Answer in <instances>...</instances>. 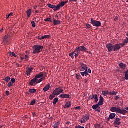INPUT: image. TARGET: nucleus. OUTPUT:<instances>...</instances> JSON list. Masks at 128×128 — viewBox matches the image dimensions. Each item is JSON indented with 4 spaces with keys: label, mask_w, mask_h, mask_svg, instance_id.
Wrapping results in <instances>:
<instances>
[{
    "label": "nucleus",
    "mask_w": 128,
    "mask_h": 128,
    "mask_svg": "<svg viewBox=\"0 0 128 128\" xmlns=\"http://www.w3.org/2000/svg\"><path fill=\"white\" fill-rule=\"evenodd\" d=\"M64 98H70V95L68 94H64Z\"/></svg>",
    "instance_id": "nucleus-46"
},
{
    "label": "nucleus",
    "mask_w": 128,
    "mask_h": 128,
    "mask_svg": "<svg viewBox=\"0 0 128 128\" xmlns=\"http://www.w3.org/2000/svg\"><path fill=\"white\" fill-rule=\"evenodd\" d=\"M68 2V1L61 2L56 6V8L54 9V12L60 10V8H64V6H66Z\"/></svg>",
    "instance_id": "nucleus-4"
},
{
    "label": "nucleus",
    "mask_w": 128,
    "mask_h": 128,
    "mask_svg": "<svg viewBox=\"0 0 128 128\" xmlns=\"http://www.w3.org/2000/svg\"><path fill=\"white\" fill-rule=\"evenodd\" d=\"M108 94H109L110 96H116V94H118V92H114V91L112 92H109V93H108Z\"/></svg>",
    "instance_id": "nucleus-28"
},
{
    "label": "nucleus",
    "mask_w": 128,
    "mask_h": 128,
    "mask_svg": "<svg viewBox=\"0 0 128 128\" xmlns=\"http://www.w3.org/2000/svg\"><path fill=\"white\" fill-rule=\"evenodd\" d=\"M76 128H84V127L82 126H78V127H77Z\"/></svg>",
    "instance_id": "nucleus-64"
},
{
    "label": "nucleus",
    "mask_w": 128,
    "mask_h": 128,
    "mask_svg": "<svg viewBox=\"0 0 128 128\" xmlns=\"http://www.w3.org/2000/svg\"><path fill=\"white\" fill-rule=\"evenodd\" d=\"M10 56L12 57L14 56V58H16V54L14 52H11L9 54Z\"/></svg>",
    "instance_id": "nucleus-33"
},
{
    "label": "nucleus",
    "mask_w": 128,
    "mask_h": 128,
    "mask_svg": "<svg viewBox=\"0 0 128 128\" xmlns=\"http://www.w3.org/2000/svg\"><path fill=\"white\" fill-rule=\"evenodd\" d=\"M65 106H66L67 108H70V106H72V103L70 102H67L65 105Z\"/></svg>",
    "instance_id": "nucleus-25"
},
{
    "label": "nucleus",
    "mask_w": 128,
    "mask_h": 128,
    "mask_svg": "<svg viewBox=\"0 0 128 128\" xmlns=\"http://www.w3.org/2000/svg\"><path fill=\"white\" fill-rule=\"evenodd\" d=\"M24 60L26 62H28L30 60V56H28V55H26L24 56Z\"/></svg>",
    "instance_id": "nucleus-39"
},
{
    "label": "nucleus",
    "mask_w": 128,
    "mask_h": 128,
    "mask_svg": "<svg viewBox=\"0 0 128 128\" xmlns=\"http://www.w3.org/2000/svg\"><path fill=\"white\" fill-rule=\"evenodd\" d=\"M46 38H48V40L50 38V36L46 35V36H42V40H46Z\"/></svg>",
    "instance_id": "nucleus-30"
},
{
    "label": "nucleus",
    "mask_w": 128,
    "mask_h": 128,
    "mask_svg": "<svg viewBox=\"0 0 128 128\" xmlns=\"http://www.w3.org/2000/svg\"><path fill=\"white\" fill-rule=\"evenodd\" d=\"M119 66L120 68H123L124 70V68H126V64H124V63H120V64H119Z\"/></svg>",
    "instance_id": "nucleus-21"
},
{
    "label": "nucleus",
    "mask_w": 128,
    "mask_h": 128,
    "mask_svg": "<svg viewBox=\"0 0 128 128\" xmlns=\"http://www.w3.org/2000/svg\"><path fill=\"white\" fill-rule=\"evenodd\" d=\"M60 98H64V94H62L60 96Z\"/></svg>",
    "instance_id": "nucleus-56"
},
{
    "label": "nucleus",
    "mask_w": 128,
    "mask_h": 128,
    "mask_svg": "<svg viewBox=\"0 0 128 128\" xmlns=\"http://www.w3.org/2000/svg\"><path fill=\"white\" fill-rule=\"evenodd\" d=\"M80 74L82 76H90V74H88V69H86L85 72H82Z\"/></svg>",
    "instance_id": "nucleus-20"
},
{
    "label": "nucleus",
    "mask_w": 128,
    "mask_h": 128,
    "mask_svg": "<svg viewBox=\"0 0 128 128\" xmlns=\"http://www.w3.org/2000/svg\"><path fill=\"white\" fill-rule=\"evenodd\" d=\"M118 20V16L114 18V22H116V20Z\"/></svg>",
    "instance_id": "nucleus-58"
},
{
    "label": "nucleus",
    "mask_w": 128,
    "mask_h": 128,
    "mask_svg": "<svg viewBox=\"0 0 128 128\" xmlns=\"http://www.w3.org/2000/svg\"><path fill=\"white\" fill-rule=\"evenodd\" d=\"M32 48L34 50L32 54H40V52H42V50H44V46H40L38 44H36L33 46Z\"/></svg>",
    "instance_id": "nucleus-2"
},
{
    "label": "nucleus",
    "mask_w": 128,
    "mask_h": 128,
    "mask_svg": "<svg viewBox=\"0 0 128 128\" xmlns=\"http://www.w3.org/2000/svg\"><path fill=\"white\" fill-rule=\"evenodd\" d=\"M94 95L90 96L89 97V100H94Z\"/></svg>",
    "instance_id": "nucleus-49"
},
{
    "label": "nucleus",
    "mask_w": 128,
    "mask_h": 128,
    "mask_svg": "<svg viewBox=\"0 0 128 128\" xmlns=\"http://www.w3.org/2000/svg\"><path fill=\"white\" fill-rule=\"evenodd\" d=\"M100 104H96V105H94V106H92V108H93V110H98V108H100Z\"/></svg>",
    "instance_id": "nucleus-29"
},
{
    "label": "nucleus",
    "mask_w": 128,
    "mask_h": 128,
    "mask_svg": "<svg viewBox=\"0 0 128 128\" xmlns=\"http://www.w3.org/2000/svg\"><path fill=\"white\" fill-rule=\"evenodd\" d=\"M74 108V110H80L81 107L79 106Z\"/></svg>",
    "instance_id": "nucleus-55"
},
{
    "label": "nucleus",
    "mask_w": 128,
    "mask_h": 128,
    "mask_svg": "<svg viewBox=\"0 0 128 128\" xmlns=\"http://www.w3.org/2000/svg\"><path fill=\"white\" fill-rule=\"evenodd\" d=\"M116 114L113 113V114H110L109 116L110 117V118H111V120H114V118H116Z\"/></svg>",
    "instance_id": "nucleus-24"
},
{
    "label": "nucleus",
    "mask_w": 128,
    "mask_h": 128,
    "mask_svg": "<svg viewBox=\"0 0 128 128\" xmlns=\"http://www.w3.org/2000/svg\"><path fill=\"white\" fill-rule=\"evenodd\" d=\"M69 56H70V58H72L74 60V52H72L71 54H69Z\"/></svg>",
    "instance_id": "nucleus-37"
},
{
    "label": "nucleus",
    "mask_w": 128,
    "mask_h": 128,
    "mask_svg": "<svg viewBox=\"0 0 128 128\" xmlns=\"http://www.w3.org/2000/svg\"><path fill=\"white\" fill-rule=\"evenodd\" d=\"M2 32H4V28H2V29L0 30V32H1V34Z\"/></svg>",
    "instance_id": "nucleus-63"
},
{
    "label": "nucleus",
    "mask_w": 128,
    "mask_h": 128,
    "mask_svg": "<svg viewBox=\"0 0 128 128\" xmlns=\"http://www.w3.org/2000/svg\"><path fill=\"white\" fill-rule=\"evenodd\" d=\"M34 10H36V8H38V6H34Z\"/></svg>",
    "instance_id": "nucleus-62"
},
{
    "label": "nucleus",
    "mask_w": 128,
    "mask_h": 128,
    "mask_svg": "<svg viewBox=\"0 0 128 128\" xmlns=\"http://www.w3.org/2000/svg\"><path fill=\"white\" fill-rule=\"evenodd\" d=\"M76 78H77L78 80H80V74H76Z\"/></svg>",
    "instance_id": "nucleus-44"
},
{
    "label": "nucleus",
    "mask_w": 128,
    "mask_h": 128,
    "mask_svg": "<svg viewBox=\"0 0 128 128\" xmlns=\"http://www.w3.org/2000/svg\"><path fill=\"white\" fill-rule=\"evenodd\" d=\"M102 94L104 96H108V91H102Z\"/></svg>",
    "instance_id": "nucleus-36"
},
{
    "label": "nucleus",
    "mask_w": 128,
    "mask_h": 128,
    "mask_svg": "<svg viewBox=\"0 0 128 128\" xmlns=\"http://www.w3.org/2000/svg\"><path fill=\"white\" fill-rule=\"evenodd\" d=\"M27 16L28 18H30L32 16V10L30 9L26 11Z\"/></svg>",
    "instance_id": "nucleus-22"
},
{
    "label": "nucleus",
    "mask_w": 128,
    "mask_h": 128,
    "mask_svg": "<svg viewBox=\"0 0 128 128\" xmlns=\"http://www.w3.org/2000/svg\"><path fill=\"white\" fill-rule=\"evenodd\" d=\"M87 72H88V74H92V70H90V68H89Z\"/></svg>",
    "instance_id": "nucleus-57"
},
{
    "label": "nucleus",
    "mask_w": 128,
    "mask_h": 128,
    "mask_svg": "<svg viewBox=\"0 0 128 128\" xmlns=\"http://www.w3.org/2000/svg\"><path fill=\"white\" fill-rule=\"evenodd\" d=\"M48 6L50 8H54V10H56V5H52L50 4H48Z\"/></svg>",
    "instance_id": "nucleus-23"
},
{
    "label": "nucleus",
    "mask_w": 128,
    "mask_h": 128,
    "mask_svg": "<svg viewBox=\"0 0 128 128\" xmlns=\"http://www.w3.org/2000/svg\"><path fill=\"white\" fill-rule=\"evenodd\" d=\"M12 86H14V83L12 82H10L8 84V88H12Z\"/></svg>",
    "instance_id": "nucleus-40"
},
{
    "label": "nucleus",
    "mask_w": 128,
    "mask_h": 128,
    "mask_svg": "<svg viewBox=\"0 0 128 128\" xmlns=\"http://www.w3.org/2000/svg\"><path fill=\"white\" fill-rule=\"evenodd\" d=\"M38 79H36V78H34L33 80H32L29 83L30 86H36L38 84Z\"/></svg>",
    "instance_id": "nucleus-10"
},
{
    "label": "nucleus",
    "mask_w": 128,
    "mask_h": 128,
    "mask_svg": "<svg viewBox=\"0 0 128 128\" xmlns=\"http://www.w3.org/2000/svg\"><path fill=\"white\" fill-rule=\"evenodd\" d=\"M91 24H92L93 26H96V28H98L102 26L100 22L96 21L93 18H91Z\"/></svg>",
    "instance_id": "nucleus-5"
},
{
    "label": "nucleus",
    "mask_w": 128,
    "mask_h": 128,
    "mask_svg": "<svg viewBox=\"0 0 128 128\" xmlns=\"http://www.w3.org/2000/svg\"><path fill=\"white\" fill-rule=\"evenodd\" d=\"M29 92H30V94H36V89H30Z\"/></svg>",
    "instance_id": "nucleus-31"
},
{
    "label": "nucleus",
    "mask_w": 128,
    "mask_h": 128,
    "mask_svg": "<svg viewBox=\"0 0 128 128\" xmlns=\"http://www.w3.org/2000/svg\"><path fill=\"white\" fill-rule=\"evenodd\" d=\"M124 42L126 44H128V38H126V39H125V40H124Z\"/></svg>",
    "instance_id": "nucleus-51"
},
{
    "label": "nucleus",
    "mask_w": 128,
    "mask_h": 128,
    "mask_svg": "<svg viewBox=\"0 0 128 128\" xmlns=\"http://www.w3.org/2000/svg\"><path fill=\"white\" fill-rule=\"evenodd\" d=\"M120 48H121L120 45L119 44H116L114 46V52H118V50H120Z\"/></svg>",
    "instance_id": "nucleus-15"
},
{
    "label": "nucleus",
    "mask_w": 128,
    "mask_h": 128,
    "mask_svg": "<svg viewBox=\"0 0 128 128\" xmlns=\"http://www.w3.org/2000/svg\"><path fill=\"white\" fill-rule=\"evenodd\" d=\"M10 76H7L4 79V81L6 82H10Z\"/></svg>",
    "instance_id": "nucleus-32"
},
{
    "label": "nucleus",
    "mask_w": 128,
    "mask_h": 128,
    "mask_svg": "<svg viewBox=\"0 0 128 128\" xmlns=\"http://www.w3.org/2000/svg\"><path fill=\"white\" fill-rule=\"evenodd\" d=\"M2 40L3 42H2V45L4 46L10 43V38H8V36H4L2 39Z\"/></svg>",
    "instance_id": "nucleus-6"
},
{
    "label": "nucleus",
    "mask_w": 128,
    "mask_h": 128,
    "mask_svg": "<svg viewBox=\"0 0 128 128\" xmlns=\"http://www.w3.org/2000/svg\"><path fill=\"white\" fill-rule=\"evenodd\" d=\"M34 70V68H30L26 69V76H30V74H32V72Z\"/></svg>",
    "instance_id": "nucleus-14"
},
{
    "label": "nucleus",
    "mask_w": 128,
    "mask_h": 128,
    "mask_svg": "<svg viewBox=\"0 0 128 128\" xmlns=\"http://www.w3.org/2000/svg\"><path fill=\"white\" fill-rule=\"evenodd\" d=\"M10 82H12V84H14L16 82V79L14 78L11 79V80Z\"/></svg>",
    "instance_id": "nucleus-48"
},
{
    "label": "nucleus",
    "mask_w": 128,
    "mask_h": 128,
    "mask_svg": "<svg viewBox=\"0 0 128 128\" xmlns=\"http://www.w3.org/2000/svg\"><path fill=\"white\" fill-rule=\"evenodd\" d=\"M13 15H14V13H10L8 15H7L6 17V20L10 18V16H12Z\"/></svg>",
    "instance_id": "nucleus-43"
},
{
    "label": "nucleus",
    "mask_w": 128,
    "mask_h": 128,
    "mask_svg": "<svg viewBox=\"0 0 128 128\" xmlns=\"http://www.w3.org/2000/svg\"><path fill=\"white\" fill-rule=\"evenodd\" d=\"M97 109H98V110H98V112H100V107H99Z\"/></svg>",
    "instance_id": "nucleus-59"
},
{
    "label": "nucleus",
    "mask_w": 128,
    "mask_h": 128,
    "mask_svg": "<svg viewBox=\"0 0 128 128\" xmlns=\"http://www.w3.org/2000/svg\"><path fill=\"white\" fill-rule=\"evenodd\" d=\"M32 114L34 116H36V112H32Z\"/></svg>",
    "instance_id": "nucleus-61"
},
{
    "label": "nucleus",
    "mask_w": 128,
    "mask_h": 128,
    "mask_svg": "<svg viewBox=\"0 0 128 128\" xmlns=\"http://www.w3.org/2000/svg\"><path fill=\"white\" fill-rule=\"evenodd\" d=\"M120 44V46H122V48H124V46H126V43H124V42L123 43Z\"/></svg>",
    "instance_id": "nucleus-52"
},
{
    "label": "nucleus",
    "mask_w": 128,
    "mask_h": 128,
    "mask_svg": "<svg viewBox=\"0 0 128 128\" xmlns=\"http://www.w3.org/2000/svg\"><path fill=\"white\" fill-rule=\"evenodd\" d=\"M90 115L88 114H85L84 116L82 119L81 120L82 124H84L86 122H88L90 120Z\"/></svg>",
    "instance_id": "nucleus-8"
},
{
    "label": "nucleus",
    "mask_w": 128,
    "mask_h": 128,
    "mask_svg": "<svg viewBox=\"0 0 128 128\" xmlns=\"http://www.w3.org/2000/svg\"><path fill=\"white\" fill-rule=\"evenodd\" d=\"M58 102V98H55L53 102V104H54V106H56V103Z\"/></svg>",
    "instance_id": "nucleus-35"
},
{
    "label": "nucleus",
    "mask_w": 128,
    "mask_h": 128,
    "mask_svg": "<svg viewBox=\"0 0 128 128\" xmlns=\"http://www.w3.org/2000/svg\"><path fill=\"white\" fill-rule=\"evenodd\" d=\"M64 90L60 86L56 88L53 92L55 96H60V94H64Z\"/></svg>",
    "instance_id": "nucleus-3"
},
{
    "label": "nucleus",
    "mask_w": 128,
    "mask_h": 128,
    "mask_svg": "<svg viewBox=\"0 0 128 128\" xmlns=\"http://www.w3.org/2000/svg\"><path fill=\"white\" fill-rule=\"evenodd\" d=\"M56 96L54 94V92L52 94H51L50 97H49V100H52L54 98H56Z\"/></svg>",
    "instance_id": "nucleus-26"
},
{
    "label": "nucleus",
    "mask_w": 128,
    "mask_h": 128,
    "mask_svg": "<svg viewBox=\"0 0 128 128\" xmlns=\"http://www.w3.org/2000/svg\"><path fill=\"white\" fill-rule=\"evenodd\" d=\"M60 122H58L54 124V128H58V126H60Z\"/></svg>",
    "instance_id": "nucleus-27"
},
{
    "label": "nucleus",
    "mask_w": 128,
    "mask_h": 128,
    "mask_svg": "<svg viewBox=\"0 0 128 128\" xmlns=\"http://www.w3.org/2000/svg\"><path fill=\"white\" fill-rule=\"evenodd\" d=\"M32 28H36V23L34 22V21H32Z\"/></svg>",
    "instance_id": "nucleus-45"
},
{
    "label": "nucleus",
    "mask_w": 128,
    "mask_h": 128,
    "mask_svg": "<svg viewBox=\"0 0 128 128\" xmlns=\"http://www.w3.org/2000/svg\"><path fill=\"white\" fill-rule=\"evenodd\" d=\"M44 22H52V19L50 18H47L46 19H45Z\"/></svg>",
    "instance_id": "nucleus-38"
},
{
    "label": "nucleus",
    "mask_w": 128,
    "mask_h": 128,
    "mask_svg": "<svg viewBox=\"0 0 128 128\" xmlns=\"http://www.w3.org/2000/svg\"><path fill=\"white\" fill-rule=\"evenodd\" d=\"M6 94L8 96H10V91H6Z\"/></svg>",
    "instance_id": "nucleus-53"
},
{
    "label": "nucleus",
    "mask_w": 128,
    "mask_h": 128,
    "mask_svg": "<svg viewBox=\"0 0 128 128\" xmlns=\"http://www.w3.org/2000/svg\"><path fill=\"white\" fill-rule=\"evenodd\" d=\"M86 26L88 28H90L92 26L90 24H86Z\"/></svg>",
    "instance_id": "nucleus-50"
},
{
    "label": "nucleus",
    "mask_w": 128,
    "mask_h": 128,
    "mask_svg": "<svg viewBox=\"0 0 128 128\" xmlns=\"http://www.w3.org/2000/svg\"><path fill=\"white\" fill-rule=\"evenodd\" d=\"M106 48H108L109 52H112L114 50V45H112V44H107Z\"/></svg>",
    "instance_id": "nucleus-13"
},
{
    "label": "nucleus",
    "mask_w": 128,
    "mask_h": 128,
    "mask_svg": "<svg viewBox=\"0 0 128 128\" xmlns=\"http://www.w3.org/2000/svg\"><path fill=\"white\" fill-rule=\"evenodd\" d=\"M104 97L102 96H100V101L98 102V104L100 106H102L104 104Z\"/></svg>",
    "instance_id": "nucleus-16"
},
{
    "label": "nucleus",
    "mask_w": 128,
    "mask_h": 128,
    "mask_svg": "<svg viewBox=\"0 0 128 128\" xmlns=\"http://www.w3.org/2000/svg\"><path fill=\"white\" fill-rule=\"evenodd\" d=\"M48 75V74H46V72H40L38 75L36 76H35V78L36 80H38V78H42V76H46Z\"/></svg>",
    "instance_id": "nucleus-11"
},
{
    "label": "nucleus",
    "mask_w": 128,
    "mask_h": 128,
    "mask_svg": "<svg viewBox=\"0 0 128 128\" xmlns=\"http://www.w3.org/2000/svg\"><path fill=\"white\" fill-rule=\"evenodd\" d=\"M114 124L115 128H118L117 126H120L122 122H120V118H116L114 121Z\"/></svg>",
    "instance_id": "nucleus-7"
},
{
    "label": "nucleus",
    "mask_w": 128,
    "mask_h": 128,
    "mask_svg": "<svg viewBox=\"0 0 128 128\" xmlns=\"http://www.w3.org/2000/svg\"><path fill=\"white\" fill-rule=\"evenodd\" d=\"M110 112H116L117 114H122L123 116H126L128 112L124 110H122L120 108L112 107L110 110Z\"/></svg>",
    "instance_id": "nucleus-1"
},
{
    "label": "nucleus",
    "mask_w": 128,
    "mask_h": 128,
    "mask_svg": "<svg viewBox=\"0 0 128 128\" xmlns=\"http://www.w3.org/2000/svg\"><path fill=\"white\" fill-rule=\"evenodd\" d=\"M53 22L54 26H58V24H61L60 20H58L55 18H53Z\"/></svg>",
    "instance_id": "nucleus-17"
},
{
    "label": "nucleus",
    "mask_w": 128,
    "mask_h": 128,
    "mask_svg": "<svg viewBox=\"0 0 128 128\" xmlns=\"http://www.w3.org/2000/svg\"><path fill=\"white\" fill-rule=\"evenodd\" d=\"M50 88V84H48L43 89L44 92H48Z\"/></svg>",
    "instance_id": "nucleus-19"
},
{
    "label": "nucleus",
    "mask_w": 128,
    "mask_h": 128,
    "mask_svg": "<svg viewBox=\"0 0 128 128\" xmlns=\"http://www.w3.org/2000/svg\"><path fill=\"white\" fill-rule=\"evenodd\" d=\"M22 56H24V54L22 55L20 54V59L22 60H24V57Z\"/></svg>",
    "instance_id": "nucleus-54"
},
{
    "label": "nucleus",
    "mask_w": 128,
    "mask_h": 128,
    "mask_svg": "<svg viewBox=\"0 0 128 128\" xmlns=\"http://www.w3.org/2000/svg\"><path fill=\"white\" fill-rule=\"evenodd\" d=\"M86 70H88V66L84 64L81 63L80 68V72H84V70L86 71Z\"/></svg>",
    "instance_id": "nucleus-9"
},
{
    "label": "nucleus",
    "mask_w": 128,
    "mask_h": 128,
    "mask_svg": "<svg viewBox=\"0 0 128 128\" xmlns=\"http://www.w3.org/2000/svg\"><path fill=\"white\" fill-rule=\"evenodd\" d=\"M74 53L76 58H78V56L80 54V52L78 50H76V48L75 49Z\"/></svg>",
    "instance_id": "nucleus-18"
},
{
    "label": "nucleus",
    "mask_w": 128,
    "mask_h": 128,
    "mask_svg": "<svg viewBox=\"0 0 128 128\" xmlns=\"http://www.w3.org/2000/svg\"><path fill=\"white\" fill-rule=\"evenodd\" d=\"M44 78H41L40 80H38V79L37 78V82L36 84H40V82H42V80H44Z\"/></svg>",
    "instance_id": "nucleus-41"
},
{
    "label": "nucleus",
    "mask_w": 128,
    "mask_h": 128,
    "mask_svg": "<svg viewBox=\"0 0 128 128\" xmlns=\"http://www.w3.org/2000/svg\"><path fill=\"white\" fill-rule=\"evenodd\" d=\"M94 126H95V128H100L102 126L100 124H96Z\"/></svg>",
    "instance_id": "nucleus-47"
},
{
    "label": "nucleus",
    "mask_w": 128,
    "mask_h": 128,
    "mask_svg": "<svg viewBox=\"0 0 128 128\" xmlns=\"http://www.w3.org/2000/svg\"><path fill=\"white\" fill-rule=\"evenodd\" d=\"M118 98H120L118 96H116V98H115L116 100H118Z\"/></svg>",
    "instance_id": "nucleus-60"
},
{
    "label": "nucleus",
    "mask_w": 128,
    "mask_h": 128,
    "mask_svg": "<svg viewBox=\"0 0 128 128\" xmlns=\"http://www.w3.org/2000/svg\"><path fill=\"white\" fill-rule=\"evenodd\" d=\"M76 50H78L80 52H86V50H88L86 48L84 47V46H81L76 48Z\"/></svg>",
    "instance_id": "nucleus-12"
},
{
    "label": "nucleus",
    "mask_w": 128,
    "mask_h": 128,
    "mask_svg": "<svg viewBox=\"0 0 128 128\" xmlns=\"http://www.w3.org/2000/svg\"><path fill=\"white\" fill-rule=\"evenodd\" d=\"M34 104H36V100H33L30 104V106H34Z\"/></svg>",
    "instance_id": "nucleus-42"
},
{
    "label": "nucleus",
    "mask_w": 128,
    "mask_h": 128,
    "mask_svg": "<svg viewBox=\"0 0 128 128\" xmlns=\"http://www.w3.org/2000/svg\"><path fill=\"white\" fill-rule=\"evenodd\" d=\"M94 100H95L96 102L98 103V94H94Z\"/></svg>",
    "instance_id": "nucleus-34"
}]
</instances>
